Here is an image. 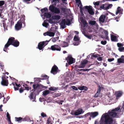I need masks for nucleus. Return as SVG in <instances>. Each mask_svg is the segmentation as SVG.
Instances as JSON below:
<instances>
[{
  "mask_svg": "<svg viewBox=\"0 0 124 124\" xmlns=\"http://www.w3.org/2000/svg\"><path fill=\"white\" fill-rule=\"evenodd\" d=\"M19 45V42L17 40H15L14 38L10 37L8 39L7 43L5 45L4 48L3 49V51L5 52H7V49L8 47L10 45H11L15 47L18 46Z\"/></svg>",
  "mask_w": 124,
  "mask_h": 124,
  "instance_id": "1",
  "label": "nucleus"
},
{
  "mask_svg": "<svg viewBox=\"0 0 124 124\" xmlns=\"http://www.w3.org/2000/svg\"><path fill=\"white\" fill-rule=\"evenodd\" d=\"M39 85L38 84H34L33 85V87L34 90H32L31 91L30 94L28 97L30 98L31 100H32V101H34L36 100V95L35 94V96H34V94H35V91L37 92V93H39V92L40 91H39Z\"/></svg>",
  "mask_w": 124,
  "mask_h": 124,
  "instance_id": "2",
  "label": "nucleus"
},
{
  "mask_svg": "<svg viewBox=\"0 0 124 124\" xmlns=\"http://www.w3.org/2000/svg\"><path fill=\"white\" fill-rule=\"evenodd\" d=\"M25 16H22L21 19L17 22L15 26V28L16 30L18 31L20 30L22 27V23L24 24V27L25 25Z\"/></svg>",
  "mask_w": 124,
  "mask_h": 124,
  "instance_id": "3",
  "label": "nucleus"
},
{
  "mask_svg": "<svg viewBox=\"0 0 124 124\" xmlns=\"http://www.w3.org/2000/svg\"><path fill=\"white\" fill-rule=\"evenodd\" d=\"M70 23V20L68 19H63L60 25L62 29L65 28L66 26L65 25H69Z\"/></svg>",
  "mask_w": 124,
  "mask_h": 124,
  "instance_id": "4",
  "label": "nucleus"
},
{
  "mask_svg": "<svg viewBox=\"0 0 124 124\" xmlns=\"http://www.w3.org/2000/svg\"><path fill=\"white\" fill-rule=\"evenodd\" d=\"M74 59L70 55L68 56L66 58V60L68 63V64L67 63H66V66L67 67L68 65H70L74 63Z\"/></svg>",
  "mask_w": 124,
  "mask_h": 124,
  "instance_id": "5",
  "label": "nucleus"
},
{
  "mask_svg": "<svg viewBox=\"0 0 124 124\" xmlns=\"http://www.w3.org/2000/svg\"><path fill=\"white\" fill-rule=\"evenodd\" d=\"M47 41H43L39 43L38 45V48L39 50H42L48 43Z\"/></svg>",
  "mask_w": 124,
  "mask_h": 124,
  "instance_id": "6",
  "label": "nucleus"
},
{
  "mask_svg": "<svg viewBox=\"0 0 124 124\" xmlns=\"http://www.w3.org/2000/svg\"><path fill=\"white\" fill-rule=\"evenodd\" d=\"M48 49L50 50H51L52 51L56 50L60 51L61 50V48L60 46L57 45H54L51 46V48H48Z\"/></svg>",
  "mask_w": 124,
  "mask_h": 124,
  "instance_id": "7",
  "label": "nucleus"
},
{
  "mask_svg": "<svg viewBox=\"0 0 124 124\" xmlns=\"http://www.w3.org/2000/svg\"><path fill=\"white\" fill-rule=\"evenodd\" d=\"M123 94V92L121 90L116 91L115 92V95L116 96V100H118L122 96Z\"/></svg>",
  "mask_w": 124,
  "mask_h": 124,
  "instance_id": "8",
  "label": "nucleus"
},
{
  "mask_svg": "<svg viewBox=\"0 0 124 124\" xmlns=\"http://www.w3.org/2000/svg\"><path fill=\"white\" fill-rule=\"evenodd\" d=\"M85 9H87L88 12L89 14L91 15H93L94 12L93 11L91 6H86L84 7Z\"/></svg>",
  "mask_w": 124,
  "mask_h": 124,
  "instance_id": "9",
  "label": "nucleus"
},
{
  "mask_svg": "<svg viewBox=\"0 0 124 124\" xmlns=\"http://www.w3.org/2000/svg\"><path fill=\"white\" fill-rule=\"evenodd\" d=\"M2 78L1 84L3 86H7L8 84V80L6 79L5 76L2 77Z\"/></svg>",
  "mask_w": 124,
  "mask_h": 124,
  "instance_id": "10",
  "label": "nucleus"
},
{
  "mask_svg": "<svg viewBox=\"0 0 124 124\" xmlns=\"http://www.w3.org/2000/svg\"><path fill=\"white\" fill-rule=\"evenodd\" d=\"M58 70V67L56 65H54L52 68L51 72L54 75L55 74L57 73Z\"/></svg>",
  "mask_w": 124,
  "mask_h": 124,
  "instance_id": "11",
  "label": "nucleus"
},
{
  "mask_svg": "<svg viewBox=\"0 0 124 124\" xmlns=\"http://www.w3.org/2000/svg\"><path fill=\"white\" fill-rule=\"evenodd\" d=\"M98 88L97 91L94 96V97L95 98L97 97L100 94L101 89L103 88L102 87H101L100 85L98 86Z\"/></svg>",
  "mask_w": 124,
  "mask_h": 124,
  "instance_id": "12",
  "label": "nucleus"
},
{
  "mask_svg": "<svg viewBox=\"0 0 124 124\" xmlns=\"http://www.w3.org/2000/svg\"><path fill=\"white\" fill-rule=\"evenodd\" d=\"M15 119L16 121L20 123L22 121H26V118H23L21 117H15Z\"/></svg>",
  "mask_w": 124,
  "mask_h": 124,
  "instance_id": "13",
  "label": "nucleus"
},
{
  "mask_svg": "<svg viewBox=\"0 0 124 124\" xmlns=\"http://www.w3.org/2000/svg\"><path fill=\"white\" fill-rule=\"evenodd\" d=\"M75 111V116L78 115L83 113V109L81 108L78 109L76 110Z\"/></svg>",
  "mask_w": 124,
  "mask_h": 124,
  "instance_id": "14",
  "label": "nucleus"
},
{
  "mask_svg": "<svg viewBox=\"0 0 124 124\" xmlns=\"http://www.w3.org/2000/svg\"><path fill=\"white\" fill-rule=\"evenodd\" d=\"M105 15H101L99 19V21L100 22L104 23L105 22Z\"/></svg>",
  "mask_w": 124,
  "mask_h": 124,
  "instance_id": "15",
  "label": "nucleus"
},
{
  "mask_svg": "<svg viewBox=\"0 0 124 124\" xmlns=\"http://www.w3.org/2000/svg\"><path fill=\"white\" fill-rule=\"evenodd\" d=\"M111 41H112L117 42L118 41L117 37L115 35H111Z\"/></svg>",
  "mask_w": 124,
  "mask_h": 124,
  "instance_id": "16",
  "label": "nucleus"
},
{
  "mask_svg": "<svg viewBox=\"0 0 124 124\" xmlns=\"http://www.w3.org/2000/svg\"><path fill=\"white\" fill-rule=\"evenodd\" d=\"M117 62L118 63H124V56L122 55L121 58L117 59Z\"/></svg>",
  "mask_w": 124,
  "mask_h": 124,
  "instance_id": "17",
  "label": "nucleus"
},
{
  "mask_svg": "<svg viewBox=\"0 0 124 124\" xmlns=\"http://www.w3.org/2000/svg\"><path fill=\"white\" fill-rule=\"evenodd\" d=\"M5 3V2L4 1H0V10H4V7L2 6Z\"/></svg>",
  "mask_w": 124,
  "mask_h": 124,
  "instance_id": "18",
  "label": "nucleus"
},
{
  "mask_svg": "<svg viewBox=\"0 0 124 124\" xmlns=\"http://www.w3.org/2000/svg\"><path fill=\"white\" fill-rule=\"evenodd\" d=\"M88 62V61L85 59L81 63V65L82 66V67H81L84 68L85 65Z\"/></svg>",
  "mask_w": 124,
  "mask_h": 124,
  "instance_id": "19",
  "label": "nucleus"
},
{
  "mask_svg": "<svg viewBox=\"0 0 124 124\" xmlns=\"http://www.w3.org/2000/svg\"><path fill=\"white\" fill-rule=\"evenodd\" d=\"M42 77H43L44 78H39L38 79H39V82H41V80H43L44 79H48V78H49V77L48 76H47L45 75H44L43 76L42 75Z\"/></svg>",
  "mask_w": 124,
  "mask_h": 124,
  "instance_id": "20",
  "label": "nucleus"
},
{
  "mask_svg": "<svg viewBox=\"0 0 124 124\" xmlns=\"http://www.w3.org/2000/svg\"><path fill=\"white\" fill-rule=\"evenodd\" d=\"M61 16L58 15H54L53 16L51 17V19L54 20H59L61 18Z\"/></svg>",
  "mask_w": 124,
  "mask_h": 124,
  "instance_id": "21",
  "label": "nucleus"
},
{
  "mask_svg": "<svg viewBox=\"0 0 124 124\" xmlns=\"http://www.w3.org/2000/svg\"><path fill=\"white\" fill-rule=\"evenodd\" d=\"M44 16L47 18H49L51 17V14L49 13L45 12L44 14Z\"/></svg>",
  "mask_w": 124,
  "mask_h": 124,
  "instance_id": "22",
  "label": "nucleus"
},
{
  "mask_svg": "<svg viewBox=\"0 0 124 124\" xmlns=\"http://www.w3.org/2000/svg\"><path fill=\"white\" fill-rule=\"evenodd\" d=\"M78 88L80 90H84L85 91L87 90L88 89L87 87L84 86H80L78 87Z\"/></svg>",
  "mask_w": 124,
  "mask_h": 124,
  "instance_id": "23",
  "label": "nucleus"
},
{
  "mask_svg": "<svg viewBox=\"0 0 124 124\" xmlns=\"http://www.w3.org/2000/svg\"><path fill=\"white\" fill-rule=\"evenodd\" d=\"M68 44L67 42L65 41H63L62 43L61 44V46L62 47H65L68 46Z\"/></svg>",
  "mask_w": 124,
  "mask_h": 124,
  "instance_id": "24",
  "label": "nucleus"
},
{
  "mask_svg": "<svg viewBox=\"0 0 124 124\" xmlns=\"http://www.w3.org/2000/svg\"><path fill=\"white\" fill-rule=\"evenodd\" d=\"M47 35L50 37L53 36L55 35V33L50 31H47Z\"/></svg>",
  "mask_w": 124,
  "mask_h": 124,
  "instance_id": "25",
  "label": "nucleus"
},
{
  "mask_svg": "<svg viewBox=\"0 0 124 124\" xmlns=\"http://www.w3.org/2000/svg\"><path fill=\"white\" fill-rule=\"evenodd\" d=\"M53 13L56 14H59L60 13V10L59 8L55 7Z\"/></svg>",
  "mask_w": 124,
  "mask_h": 124,
  "instance_id": "26",
  "label": "nucleus"
},
{
  "mask_svg": "<svg viewBox=\"0 0 124 124\" xmlns=\"http://www.w3.org/2000/svg\"><path fill=\"white\" fill-rule=\"evenodd\" d=\"M55 7L53 5H51L49 7V9L53 13Z\"/></svg>",
  "mask_w": 124,
  "mask_h": 124,
  "instance_id": "27",
  "label": "nucleus"
},
{
  "mask_svg": "<svg viewBox=\"0 0 124 124\" xmlns=\"http://www.w3.org/2000/svg\"><path fill=\"white\" fill-rule=\"evenodd\" d=\"M50 92L48 90H45L43 92V94L44 96H46L49 94Z\"/></svg>",
  "mask_w": 124,
  "mask_h": 124,
  "instance_id": "28",
  "label": "nucleus"
},
{
  "mask_svg": "<svg viewBox=\"0 0 124 124\" xmlns=\"http://www.w3.org/2000/svg\"><path fill=\"white\" fill-rule=\"evenodd\" d=\"M40 11L42 13H44L46 12H47L48 11V8H43L41 9Z\"/></svg>",
  "mask_w": 124,
  "mask_h": 124,
  "instance_id": "29",
  "label": "nucleus"
},
{
  "mask_svg": "<svg viewBox=\"0 0 124 124\" xmlns=\"http://www.w3.org/2000/svg\"><path fill=\"white\" fill-rule=\"evenodd\" d=\"M82 26L84 28L87 26L88 23L86 21H84V22H82Z\"/></svg>",
  "mask_w": 124,
  "mask_h": 124,
  "instance_id": "30",
  "label": "nucleus"
},
{
  "mask_svg": "<svg viewBox=\"0 0 124 124\" xmlns=\"http://www.w3.org/2000/svg\"><path fill=\"white\" fill-rule=\"evenodd\" d=\"M121 10L120 7H118L116 13V15H117L119 13H121Z\"/></svg>",
  "mask_w": 124,
  "mask_h": 124,
  "instance_id": "31",
  "label": "nucleus"
},
{
  "mask_svg": "<svg viewBox=\"0 0 124 124\" xmlns=\"http://www.w3.org/2000/svg\"><path fill=\"white\" fill-rule=\"evenodd\" d=\"M42 25L43 26L47 28L48 27V25H49V24L46 22V20H45L44 21V23H42Z\"/></svg>",
  "mask_w": 124,
  "mask_h": 124,
  "instance_id": "32",
  "label": "nucleus"
},
{
  "mask_svg": "<svg viewBox=\"0 0 124 124\" xmlns=\"http://www.w3.org/2000/svg\"><path fill=\"white\" fill-rule=\"evenodd\" d=\"M98 113L97 112H95L92 113V116L93 117H94L98 115Z\"/></svg>",
  "mask_w": 124,
  "mask_h": 124,
  "instance_id": "33",
  "label": "nucleus"
},
{
  "mask_svg": "<svg viewBox=\"0 0 124 124\" xmlns=\"http://www.w3.org/2000/svg\"><path fill=\"white\" fill-rule=\"evenodd\" d=\"M100 10L103 9L104 10H107L106 6L105 7L104 5L103 4H102L101 6L100 7Z\"/></svg>",
  "mask_w": 124,
  "mask_h": 124,
  "instance_id": "34",
  "label": "nucleus"
},
{
  "mask_svg": "<svg viewBox=\"0 0 124 124\" xmlns=\"http://www.w3.org/2000/svg\"><path fill=\"white\" fill-rule=\"evenodd\" d=\"M7 120L8 121L11 120L10 116L8 112L7 113Z\"/></svg>",
  "mask_w": 124,
  "mask_h": 124,
  "instance_id": "35",
  "label": "nucleus"
},
{
  "mask_svg": "<svg viewBox=\"0 0 124 124\" xmlns=\"http://www.w3.org/2000/svg\"><path fill=\"white\" fill-rule=\"evenodd\" d=\"M89 69H78L77 70V72H78V71L79 70H80L81 71H89Z\"/></svg>",
  "mask_w": 124,
  "mask_h": 124,
  "instance_id": "36",
  "label": "nucleus"
},
{
  "mask_svg": "<svg viewBox=\"0 0 124 124\" xmlns=\"http://www.w3.org/2000/svg\"><path fill=\"white\" fill-rule=\"evenodd\" d=\"M73 40L75 41H78L79 40V38H78V37L75 35L74 38Z\"/></svg>",
  "mask_w": 124,
  "mask_h": 124,
  "instance_id": "37",
  "label": "nucleus"
},
{
  "mask_svg": "<svg viewBox=\"0 0 124 124\" xmlns=\"http://www.w3.org/2000/svg\"><path fill=\"white\" fill-rule=\"evenodd\" d=\"M96 23V22L94 21H91L89 22V23L92 25H94Z\"/></svg>",
  "mask_w": 124,
  "mask_h": 124,
  "instance_id": "38",
  "label": "nucleus"
},
{
  "mask_svg": "<svg viewBox=\"0 0 124 124\" xmlns=\"http://www.w3.org/2000/svg\"><path fill=\"white\" fill-rule=\"evenodd\" d=\"M117 45L119 48H120L123 47L124 45L123 44L118 43L117 44Z\"/></svg>",
  "mask_w": 124,
  "mask_h": 124,
  "instance_id": "39",
  "label": "nucleus"
},
{
  "mask_svg": "<svg viewBox=\"0 0 124 124\" xmlns=\"http://www.w3.org/2000/svg\"><path fill=\"white\" fill-rule=\"evenodd\" d=\"M57 89L54 87H51L49 88V90L51 91H54L55 90H57Z\"/></svg>",
  "mask_w": 124,
  "mask_h": 124,
  "instance_id": "40",
  "label": "nucleus"
},
{
  "mask_svg": "<svg viewBox=\"0 0 124 124\" xmlns=\"http://www.w3.org/2000/svg\"><path fill=\"white\" fill-rule=\"evenodd\" d=\"M0 66L2 71H3V69L4 68V65L2 63H0Z\"/></svg>",
  "mask_w": 124,
  "mask_h": 124,
  "instance_id": "41",
  "label": "nucleus"
},
{
  "mask_svg": "<svg viewBox=\"0 0 124 124\" xmlns=\"http://www.w3.org/2000/svg\"><path fill=\"white\" fill-rule=\"evenodd\" d=\"M58 37L54 38H53L52 39V41L54 42H55L57 41V40L58 39Z\"/></svg>",
  "mask_w": 124,
  "mask_h": 124,
  "instance_id": "42",
  "label": "nucleus"
},
{
  "mask_svg": "<svg viewBox=\"0 0 124 124\" xmlns=\"http://www.w3.org/2000/svg\"><path fill=\"white\" fill-rule=\"evenodd\" d=\"M85 36L89 39H91L92 37V35H89L88 34H87V35H85Z\"/></svg>",
  "mask_w": 124,
  "mask_h": 124,
  "instance_id": "43",
  "label": "nucleus"
},
{
  "mask_svg": "<svg viewBox=\"0 0 124 124\" xmlns=\"http://www.w3.org/2000/svg\"><path fill=\"white\" fill-rule=\"evenodd\" d=\"M118 50L120 52H122L124 50V47H123L120 48H119Z\"/></svg>",
  "mask_w": 124,
  "mask_h": 124,
  "instance_id": "44",
  "label": "nucleus"
},
{
  "mask_svg": "<svg viewBox=\"0 0 124 124\" xmlns=\"http://www.w3.org/2000/svg\"><path fill=\"white\" fill-rule=\"evenodd\" d=\"M100 3L99 1H97L95 2H93V4L95 5L98 6L99 5Z\"/></svg>",
  "mask_w": 124,
  "mask_h": 124,
  "instance_id": "45",
  "label": "nucleus"
},
{
  "mask_svg": "<svg viewBox=\"0 0 124 124\" xmlns=\"http://www.w3.org/2000/svg\"><path fill=\"white\" fill-rule=\"evenodd\" d=\"M23 2L24 3H26L27 4H28L30 3L29 2L31 0H22Z\"/></svg>",
  "mask_w": 124,
  "mask_h": 124,
  "instance_id": "46",
  "label": "nucleus"
},
{
  "mask_svg": "<svg viewBox=\"0 0 124 124\" xmlns=\"http://www.w3.org/2000/svg\"><path fill=\"white\" fill-rule=\"evenodd\" d=\"M100 56V55L97 54H93L92 56L95 58H96Z\"/></svg>",
  "mask_w": 124,
  "mask_h": 124,
  "instance_id": "47",
  "label": "nucleus"
},
{
  "mask_svg": "<svg viewBox=\"0 0 124 124\" xmlns=\"http://www.w3.org/2000/svg\"><path fill=\"white\" fill-rule=\"evenodd\" d=\"M112 4H109L106 6L107 10L109 9V8H110L111 7H112Z\"/></svg>",
  "mask_w": 124,
  "mask_h": 124,
  "instance_id": "48",
  "label": "nucleus"
},
{
  "mask_svg": "<svg viewBox=\"0 0 124 124\" xmlns=\"http://www.w3.org/2000/svg\"><path fill=\"white\" fill-rule=\"evenodd\" d=\"M60 9L64 13L66 11L65 8H63V7H62L60 8Z\"/></svg>",
  "mask_w": 124,
  "mask_h": 124,
  "instance_id": "49",
  "label": "nucleus"
},
{
  "mask_svg": "<svg viewBox=\"0 0 124 124\" xmlns=\"http://www.w3.org/2000/svg\"><path fill=\"white\" fill-rule=\"evenodd\" d=\"M2 24L3 25V26L5 28L6 27V23H5V21L4 20L2 21Z\"/></svg>",
  "mask_w": 124,
  "mask_h": 124,
  "instance_id": "50",
  "label": "nucleus"
},
{
  "mask_svg": "<svg viewBox=\"0 0 124 124\" xmlns=\"http://www.w3.org/2000/svg\"><path fill=\"white\" fill-rule=\"evenodd\" d=\"M107 43V42L106 41H101V44L103 45H105V44H106Z\"/></svg>",
  "mask_w": 124,
  "mask_h": 124,
  "instance_id": "51",
  "label": "nucleus"
},
{
  "mask_svg": "<svg viewBox=\"0 0 124 124\" xmlns=\"http://www.w3.org/2000/svg\"><path fill=\"white\" fill-rule=\"evenodd\" d=\"M63 102V100H61L57 102V103L60 105L62 104V103Z\"/></svg>",
  "mask_w": 124,
  "mask_h": 124,
  "instance_id": "52",
  "label": "nucleus"
},
{
  "mask_svg": "<svg viewBox=\"0 0 124 124\" xmlns=\"http://www.w3.org/2000/svg\"><path fill=\"white\" fill-rule=\"evenodd\" d=\"M24 89H23L22 87H21V88L19 90V91L20 93H22L24 91Z\"/></svg>",
  "mask_w": 124,
  "mask_h": 124,
  "instance_id": "53",
  "label": "nucleus"
},
{
  "mask_svg": "<svg viewBox=\"0 0 124 124\" xmlns=\"http://www.w3.org/2000/svg\"><path fill=\"white\" fill-rule=\"evenodd\" d=\"M52 19H50L48 20V22L49 23L51 24H53L54 23V21L52 20Z\"/></svg>",
  "mask_w": 124,
  "mask_h": 124,
  "instance_id": "54",
  "label": "nucleus"
},
{
  "mask_svg": "<svg viewBox=\"0 0 124 124\" xmlns=\"http://www.w3.org/2000/svg\"><path fill=\"white\" fill-rule=\"evenodd\" d=\"M41 115L43 117H46V115L44 112H42L41 113Z\"/></svg>",
  "mask_w": 124,
  "mask_h": 124,
  "instance_id": "55",
  "label": "nucleus"
},
{
  "mask_svg": "<svg viewBox=\"0 0 124 124\" xmlns=\"http://www.w3.org/2000/svg\"><path fill=\"white\" fill-rule=\"evenodd\" d=\"M97 59L99 61H101L103 60V57H98Z\"/></svg>",
  "mask_w": 124,
  "mask_h": 124,
  "instance_id": "56",
  "label": "nucleus"
},
{
  "mask_svg": "<svg viewBox=\"0 0 124 124\" xmlns=\"http://www.w3.org/2000/svg\"><path fill=\"white\" fill-rule=\"evenodd\" d=\"M71 88L73 89L76 90H78L77 87L75 86H72L71 87Z\"/></svg>",
  "mask_w": 124,
  "mask_h": 124,
  "instance_id": "57",
  "label": "nucleus"
},
{
  "mask_svg": "<svg viewBox=\"0 0 124 124\" xmlns=\"http://www.w3.org/2000/svg\"><path fill=\"white\" fill-rule=\"evenodd\" d=\"M77 3H78L79 4H81V2L80 0H75Z\"/></svg>",
  "mask_w": 124,
  "mask_h": 124,
  "instance_id": "58",
  "label": "nucleus"
},
{
  "mask_svg": "<svg viewBox=\"0 0 124 124\" xmlns=\"http://www.w3.org/2000/svg\"><path fill=\"white\" fill-rule=\"evenodd\" d=\"M80 20L82 23L84 22V21H86V20H85L83 17L80 18Z\"/></svg>",
  "mask_w": 124,
  "mask_h": 124,
  "instance_id": "59",
  "label": "nucleus"
},
{
  "mask_svg": "<svg viewBox=\"0 0 124 124\" xmlns=\"http://www.w3.org/2000/svg\"><path fill=\"white\" fill-rule=\"evenodd\" d=\"M114 58L108 59V62H110L114 61Z\"/></svg>",
  "mask_w": 124,
  "mask_h": 124,
  "instance_id": "60",
  "label": "nucleus"
},
{
  "mask_svg": "<svg viewBox=\"0 0 124 124\" xmlns=\"http://www.w3.org/2000/svg\"><path fill=\"white\" fill-rule=\"evenodd\" d=\"M4 95L3 93L2 94L0 93V99L2 97H4Z\"/></svg>",
  "mask_w": 124,
  "mask_h": 124,
  "instance_id": "61",
  "label": "nucleus"
},
{
  "mask_svg": "<svg viewBox=\"0 0 124 124\" xmlns=\"http://www.w3.org/2000/svg\"><path fill=\"white\" fill-rule=\"evenodd\" d=\"M49 118H48L47 120L46 124H49L51 122V121L49 120Z\"/></svg>",
  "mask_w": 124,
  "mask_h": 124,
  "instance_id": "62",
  "label": "nucleus"
},
{
  "mask_svg": "<svg viewBox=\"0 0 124 124\" xmlns=\"http://www.w3.org/2000/svg\"><path fill=\"white\" fill-rule=\"evenodd\" d=\"M55 2H59V0H52V1H51V3H53Z\"/></svg>",
  "mask_w": 124,
  "mask_h": 124,
  "instance_id": "63",
  "label": "nucleus"
},
{
  "mask_svg": "<svg viewBox=\"0 0 124 124\" xmlns=\"http://www.w3.org/2000/svg\"><path fill=\"white\" fill-rule=\"evenodd\" d=\"M15 85H16V87H20L21 86L20 84H18L16 83H15Z\"/></svg>",
  "mask_w": 124,
  "mask_h": 124,
  "instance_id": "64",
  "label": "nucleus"
}]
</instances>
